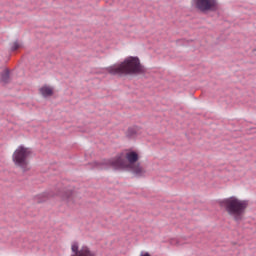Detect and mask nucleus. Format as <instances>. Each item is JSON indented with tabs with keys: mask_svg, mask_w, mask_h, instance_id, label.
<instances>
[{
	"mask_svg": "<svg viewBox=\"0 0 256 256\" xmlns=\"http://www.w3.org/2000/svg\"><path fill=\"white\" fill-rule=\"evenodd\" d=\"M192 5L198 11L202 13H207V11H215L217 9V0H192Z\"/></svg>",
	"mask_w": 256,
	"mask_h": 256,
	"instance_id": "5",
	"label": "nucleus"
},
{
	"mask_svg": "<svg viewBox=\"0 0 256 256\" xmlns=\"http://www.w3.org/2000/svg\"><path fill=\"white\" fill-rule=\"evenodd\" d=\"M1 81L2 83H9L10 76H9V69H5L1 74Z\"/></svg>",
	"mask_w": 256,
	"mask_h": 256,
	"instance_id": "8",
	"label": "nucleus"
},
{
	"mask_svg": "<svg viewBox=\"0 0 256 256\" xmlns=\"http://www.w3.org/2000/svg\"><path fill=\"white\" fill-rule=\"evenodd\" d=\"M29 157H31V150L25 146H19L14 151L12 159L17 167L27 171L29 169V160H27Z\"/></svg>",
	"mask_w": 256,
	"mask_h": 256,
	"instance_id": "4",
	"label": "nucleus"
},
{
	"mask_svg": "<svg viewBox=\"0 0 256 256\" xmlns=\"http://www.w3.org/2000/svg\"><path fill=\"white\" fill-rule=\"evenodd\" d=\"M17 49H21V43L19 42H13L12 46H11V50L12 51H17Z\"/></svg>",
	"mask_w": 256,
	"mask_h": 256,
	"instance_id": "9",
	"label": "nucleus"
},
{
	"mask_svg": "<svg viewBox=\"0 0 256 256\" xmlns=\"http://www.w3.org/2000/svg\"><path fill=\"white\" fill-rule=\"evenodd\" d=\"M39 93L44 98L53 97V95L55 94V88H53V86L44 85L39 88Z\"/></svg>",
	"mask_w": 256,
	"mask_h": 256,
	"instance_id": "6",
	"label": "nucleus"
},
{
	"mask_svg": "<svg viewBox=\"0 0 256 256\" xmlns=\"http://www.w3.org/2000/svg\"><path fill=\"white\" fill-rule=\"evenodd\" d=\"M140 256H151L149 253L145 252V253H141Z\"/></svg>",
	"mask_w": 256,
	"mask_h": 256,
	"instance_id": "10",
	"label": "nucleus"
},
{
	"mask_svg": "<svg viewBox=\"0 0 256 256\" xmlns=\"http://www.w3.org/2000/svg\"><path fill=\"white\" fill-rule=\"evenodd\" d=\"M138 161L139 154L135 151H128L118 154L109 160H104L102 162V169H107V167H112V169H128L137 177H143L145 168L137 163Z\"/></svg>",
	"mask_w": 256,
	"mask_h": 256,
	"instance_id": "1",
	"label": "nucleus"
},
{
	"mask_svg": "<svg viewBox=\"0 0 256 256\" xmlns=\"http://www.w3.org/2000/svg\"><path fill=\"white\" fill-rule=\"evenodd\" d=\"M218 204L234 221H243L245 211H247V207H249V201L241 200L237 196L224 198L220 200Z\"/></svg>",
	"mask_w": 256,
	"mask_h": 256,
	"instance_id": "3",
	"label": "nucleus"
},
{
	"mask_svg": "<svg viewBox=\"0 0 256 256\" xmlns=\"http://www.w3.org/2000/svg\"><path fill=\"white\" fill-rule=\"evenodd\" d=\"M109 75H138L145 73V68L137 57H127L123 62L114 64L106 68Z\"/></svg>",
	"mask_w": 256,
	"mask_h": 256,
	"instance_id": "2",
	"label": "nucleus"
},
{
	"mask_svg": "<svg viewBox=\"0 0 256 256\" xmlns=\"http://www.w3.org/2000/svg\"><path fill=\"white\" fill-rule=\"evenodd\" d=\"M59 196L61 197L62 201H71L73 199V192L71 191L62 192L59 194Z\"/></svg>",
	"mask_w": 256,
	"mask_h": 256,
	"instance_id": "7",
	"label": "nucleus"
}]
</instances>
